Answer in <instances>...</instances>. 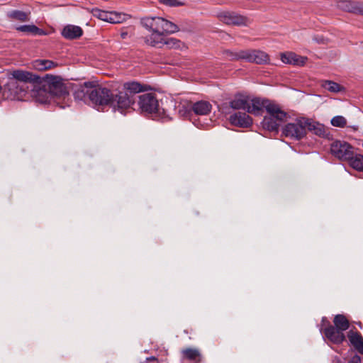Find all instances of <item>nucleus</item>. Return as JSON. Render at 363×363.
<instances>
[{
    "label": "nucleus",
    "instance_id": "nucleus-37",
    "mask_svg": "<svg viewBox=\"0 0 363 363\" xmlns=\"http://www.w3.org/2000/svg\"><path fill=\"white\" fill-rule=\"evenodd\" d=\"M347 363H362V358L357 354L354 355Z\"/></svg>",
    "mask_w": 363,
    "mask_h": 363
},
{
    "label": "nucleus",
    "instance_id": "nucleus-38",
    "mask_svg": "<svg viewBox=\"0 0 363 363\" xmlns=\"http://www.w3.org/2000/svg\"><path fill=\"white\" fill-rule=\"evenodd\" d=\"M313 40L320 44H325L326 40L323 37H315Z\"/></svg>",
    "mask_w": 363,
    "mask_h": 363
},
{
    "label": "nucleus",
    "instance_id": "nucleus-6",
    "mask_svg": "<svg viewBox=\"0 0 363 363\" xmlns=\"http://www.w3.org/2000/svg\"><path fill=\"white\" fill-rule=\"evenodd\" d=\"M41 79L43 83V86L47 87L52 97L56 96L65 99L69 96L67 87L60 77L45 74Z\"/></svg>",
    "mask_w": 363,
    "mask_h": 363
},
{
    "label": "nucleus",
    "instance_id": "nucleus-28",
    "mask_svg": "<svg viewBox=\"0 0 363 363\" xmlns=\"http://www.w3.org/2000/svg\"><path fill=\"white\" fill-rule=\"evenodd\" d=\"M350 166L354 169L363 172V155L361 154H355L352 152L351 158L347 160Z\"/></svg>",
    "mask_w": 363,
    "mask_h": 363
},
{
    "label": "nucleus",
    "instance_id": "nucleus-29",
    "mask_svg": "<svg viewBox=\"0 0 363 363\" xmlns=\"http://www.w3.org/2000/svg\"><path fill=\"white\" fill-rule=\"evenodd\" d=\"M8 18L17 20L21 22H26L30 20V13L24 12L20 10H11L6 13Z\"/></svg>",
    "mask_w": 363,
    "mask_h": 363
},
{
    "label": "nucleus",
    "instance_id": "nucleus-31",
    "mask_svg": "<svg viewBox=\"0 0 363 363\" xmlns=\"http://www.w3.org/2000/svg\"><path fill=\"white\" fill-rule=\"evenodd\" d=\"M333 323L335 328L343 331L349 328L350 323L347 318L344 315L338 314L334 318Z\"/></svg>",
    "mask_w": 363,
    "mask_h": 363
},
{
    "label": "nucleus",
    "instance_id": "nucleus-2",
    "mask_svg": "<svg viewBox=\"0 0 363 363\" xmlns=\"http://www.w3.org/2000/svg\"><path fill=\"white\" fill-rule=\"evenodd\" d=\"M225 54L230 60H245L257 65L268 64L270 61L269 55L260 50H227Z\"/></svg>",
    "mask_w": 363,
    "mask_h": 363
},
{
    "label": "nucleus",
    "instance_id": "nucleus-26",
    "mask_svg": "<svg viewBox=\"0 0 363 363\" xmlns=\"http://www.w3.org/2000/svg\"><path fill=\"white\" fill-rule=\"evenodd\" d=\"M33 67L38 71L50 69L57 66V63L49 60H36L32 63Z\"/></svg>",
    "mask_w": 363,
    "mask_h": 363
},
{
    "label": "nucleus",
    "instance_id": "nucleus-34",
    "mask_svg": "<svg viewBox=\"0 0 363 363\" xmlns=\"http://www.w3.org/2000/svg\"><path fill=\"white\" fill-rule=\"evenodd\" d=\"M180 45L181 41L174 38H163L162 47L166 45L169 49L179 48Z\"/></svg>",
    "mask_w": 363,
    "mask_h": 363
},
{
    "label": "nucleus",
    "instance_id": "nucleus-17",
    "mask_svg": "<svg viewBox=\"0 0 363 363\" xmlns=\"http://www.w3.org/2000/svg\"><path fill=\"white\" fill-rule=\"evenodd\" d=\"M11 75L13 78L11 81H17L18 82L25 84L30 82V84H33L35 80H38L39 77L36 74H32L31 72L21 69L13 71Z\"/></svg>",
    "mask_w": 363,
    "mask_h": 363
},
{
    "label": "nucleus",
    "instance_id": "nucleus-39",
    "mask_svg": "<svg viewBox=\"0 0 363 363\" xmlns=\"http://www.w3.org/2000/svg\"><path fill=\"white\" fill-rule=\"evenodd\" d=\"M126 35H127V33H121V38H123V39L125 38Z\"/></svg>",
    "mask_w": 363,
    "mask_h": 363
},
{
    "label": "nucleus",
    "instance_id": "nucleus-32",
    "mask_svg": "<svg viewBox=\"0 0 363 363\" xmlns=\"http://www.w3.org/2000/svg\"><path fill=\"white\" fill-rule=\"evenodd\" d=\"M177 109L179 115L183 118H188L191 115L193 112L191 108V102L184 101V103H180L177 106Z\"/></svg>",
    "mask_w": 363,
    "mask_h": 363
},
{
    "label": "nucleus",
    "instance_id": "nucleus-20",
    "mask_svg": "<svg viewBox=\"0 0 363 363\" xmlns=\"http://www.w3.org/2000/svg\"><path fill=\"white\" fill-rule=\"evenodd\" d=\"M61 35L67 40L78 39L83 35V30L80 26L68 24L62 28Z\"/></svg>",
    "mask_w": 363,
    "mask_h": 363
},
{
    "label": "nucleus",
    "instance_id": "nucleus-23",
    "mask_svg": "<svg viewBox=\"0 0 363 363\" xmlns=\"http://www.w3.org/2000/svg\"><path fill=\"white\" fill-rule=\"evenodd\" d=\"M16 29L18 31L25 33L26 34L32 35L41 36V35H47L46 31H45L44 30H43L41 28H39L34 24L19 26H17L16 28Z\"/></svg>",
    "mask_w": 363,
    "mask_h": 363
},
{
    "label": "nucleus",
    "instance_id": "nucleus-14",
    "mask_svg": "<svg viewBox=\"0 0 363 363\" xmlns=\"http://www.w3.org/2000/svg\"><path fill=\"white\" fill-rule=\"evenodd\" d=\"M305 128L313 132L316 135L325 138L328 135L327 129L323 124L313 121L311 118H305Z\"/></svg>",
    "mask_w": 363,
    "mask_h": 363
},
{
    "label": "nucleus",
    "instance_id": "nucleus-19",
    "mask_svg": "<svg viewBox=\"0 0 363 363\" xmlns=\"http://www.w3.org/2000/svg\"><path fill=\"white\" fill-rule=\"evenodd\" d=\"M324 334L330 341L335 344L342 343L345 338L343 332L333 325L325 328Z\"/></svg>",
    "mask_w": 363,
    "mask_h": 363
},
{
    "label": "nucleus",
    "instance_id": "nucleus-27",
    "mask_svg": "<svg viewBox=\"0 0 363 363\" xmlns=\"http://www.w3.org/2000/svg\"><path fill=\"white\" fill-rule=\"evenodd\" d=\"M182 354L184 357L194 363H199L202 361V355L198 349L187 348L182 351Z\"/></svg>",
    "mask_w": 363,
    "mask_h": 363
},
{
    "label": "nucleus",
    "instance_id": "nucleus-16",
    "mask_svg": "<svg viewBox=\"0 0 363 363\" xmlns=\"http://www.w3.org/2000/svg\"><path fill=\"white\" fill-rule=\"evenodd\" d=\"M267 104H272V103L260 98H254L250 101L249 100L247 112L257 116L260 115L263 108H266Z\"/></svg>",
    "mask_w": 363,
    "mask_h": 363
},
{
    "label": "nucleus",
    "instance_id": "nucleus-5",
    "mask_svg": "<svg viewBox=\"0 0 363 363\" xmlns=\"http://www.w3.org/2000/svg\"><path fill=\"white\" fill-rule=\"evenodd\" d=\"M138 106L142 112L154 114L155 117L160 119H168L164 109L159 107L158 100L152 93H146L139 96Z\"/></svg>",
    "mask_w": 363,
    "mask_h": 363
},
{
    "label": "nucleus",
    "instance_id": "nucleus-9",
    "mask_svg": "<svg viewBox=\"0 0 363 363\" xmlns=\"http://www.w3.org/2000/svg\"><path fill=\"white\" fill-rule=\"evenodd\" d=\"M43 85V80L38 77V80L30 84V96L41 104H46L50 101L52 96L47 87Z\"/></svg>",
    "mask_w": 363,
    "mask_h": 363
},
{
    "label": "nucleus",
    "instance_id": "nucleus-13",
    "mask_svg": "<svg viewBox=\"0 0 363 363\" xmlns=\"http://www.w3.org/2000/svg\"><path fill=\"white\" fill-rule=\"evenodd\" d=\"M280 58L284 64H289L296 66H303L305 65L308 58L306 57L300 56L293 52H282Z\"/></svg>",
    "mask_w": 363,
    "mask_h": 363
},
{
    "label": "nucleus",
    "instance_id": "nucleus-36",
    "mask_svg": "<svg viewBox=\"0 0 363 363\" xmlns=\"http://www.w3.org/2000/svg\"><path fill=\"white\" fill-rule=\"evenodd\" d=\"M160 2L170 7H177L184 5V3L179 0H160Z\"/></svg>",
    "mask_w": 363,
    "mask_h": 363
},
{
    "label": "nucleus",
    "instance_id": "nucleus-12",
    "mask_svg": "<svg viewBox=\"0 0 363 363\" xmlns=\"http://www.w3.org/2000/svg\"><path fill=\"white\" fill-rule=\"evenodd\" d=\"M92 14L94 17L111 23H118L121 21L119 14L116 12L106 11L99 9H94Z\"/></svg>",
    "mask_w": 363,
    "mask_h": 363
},
{
    "label": "nucleus",
    "instance_id": "nucleus-15",
    "mask_svg": "<svg viewBox=\"0 0 363 363\" xmlns=\"http://www.w3.org/2000/svg\"><path fill=\"white\" fill-rule=\"evenodd\" d=\"M337 6L347 12L363 15V2L341 0L337 2Z\"/></svg>",
    "mask_w": 363,
    "mask_h": 363
},
{
    "label": "nucleus",
    "instance_id": "nucleus-30",
    "mask_svg": "<svg viewBox=\"0 0 363 363\" xmlns=\"http://www.w3.org/2000/svg\"><path fill=\"white\" fill-rule=\"evenodd\" d=\"M321 86L332 93H339L345 90L342 86L331 80L322 81Z\"/></svg>",
    "mask_w": 363,
    "mask_h": 363
},
{
    "label": "nucleus",
    "instance_id": "nucleus-7",
    "mask_svg": "<svg viewBox=\"0 0 363 363\" xmlns=\"http://www.w3.org/2000/svg\"><path fill=\"white\" fill-rule=\"evenodd\" d=\"M305 123V117L298 118L294 121L285 125L282 129V133L287 138L300 140L307 133Z\"/></svg>",
    "mask_w": 363,
    "mask_h": 363
},
{
    "label": "nucleus",
    "instance_id": "nucleus-4",
    "mask_svg": "<svg viewBox=\"0 0 363 363\" xmlns=\"http://www.w3.org/2000/svg\"><path fill=\"white\" fill-rule=\"evenodd\" d=\"M141 24L148 31L174 33L179 30L176 24L158 16L143 18Z\"/></svg>",
    "mask_w": 363,
    "mask_h": 363
},
{
    "label": "nucleus",
    "instance_id": "nucleus-24",
    "mask_svg": "<svg viewBox=\"0 0 363 363\" xmlns=\"http://www.w3.org/2000/svg\"><path fill=\"white\" fill-rule=\"evenodd\" d=\"M249 99L247 96L238 95L230 101V106L235 110H246L247 111Z\"/></svg>",
    "mask_w": 363,
    "mask_h": 363
},
{
    "label": "nucleus",
    "instance_id": "nucleus-8",
    "mask_svg": "<svg viewBox=\"0 0 363 363\" xmlns=\"http://www.w3.org/2000/svg\"><path fill=\"white\" fill-rule=\"evenodd\" d=\"M353 152L354 147L346 141L337 140L330 144V153L342 161L351 158Z\"/></svg>",
    "mask_w": 363,
    "mask_h": 363
},
{
    "label": "nucleus",
    "instance_id": "nucleus-1",
    "mask_svg": "<svg viewBox=\"0 0 363 363\" xmlns=\"http://www.w3.org/2000/svg\"><path fill=\"white\" fill-rule=\"evenodd\" d=\"M74 97L77 101H89L94 106H109L113 111H117L121 113H123L135 102L134 99L126 92L118 91L114 94L96 82H85L78 86L74 90Z\"/></svg>",
    "mask_w": 363,
    "mask_h": 363
},
{
    "label": "nucleus",
    "instance_id": "nucleus-11",
    "mask_svg": "<svg viewBox=\"0 0 363 363\" xmlns=\"http://www.w3.org/2000/svg\"><path fill=\"white\" fill-rule=\"evenodd\" d=\"M218 19L228 25L245 26L247 18L234 12L223 11L217 13Z\"/></svg>",
    "mask_w": 363,
    "mask_h": 363
},
{
    "label": "nucleus",
    "instance_id": "nucleus-21",
    "mask_svg": "<svg viewBox=\"0 0 363 363\" xmlns=\"http://www.w3.org/2000/svg\"><path fill=\"white\" fill-rule=\"evenodd\" d=\"M150 33L144 36L143 40L145 44L151 47L161 48L165 33L149 31Z\"/></svg>",
    "mask_w": 363,
    "mask_h": 363
},
{
    "label": "nucleus",
    "instance_id": "nucleus-35",
    "mask_svg": "<svg viewBox=\"0 0 363 363\" xmlns=\"http://www.w3.org/2000/svg\"><path fill=\"white\" fill-rule=\"evenodd\" d=\"M330 123L335 127L343 128L347 125V120L342 116H336L331 119Z\"/></svg>",
    "mask_w": 363,
    "mask_h": 363
},
{
    "label": "nucleus",
    "instance_id": "nucleus-18",
    "mask_svg": "<svg viewBox=\"0 0 363 363\" xmlns=\"http://www.w3.org/2000/svg\"><path fill=\"white\" fill-rule=\"evenodd\" d=\"M229 120L231 124L238 127L247 128L252 124V118L246 113H235L230 116Z\"/></svg>",
    "mask_w": 363,
    "mask_h": 363
},
{
    "label": "nucleus",
    "instance_id": "nucleus-25",
    "mask_svg": "<svg viewBox=\"0 0 363 363\" xmlns=\"http://www.w3.org/2000/svg\"><path fill=\"white\" fill-rule=\"evenodd\" d=\"M347 337L350 343L355 347V349L363 354V338L361 335L357 332L350 330L347 334Z\"/></svg>",
    "mask_w": 363,
    "mask_h": 363
},
{
    "label": "nucleus",
    "instance_id": "nucleus-3",
    "mask_svg": "<svg viewBox=\"0 0 363 363\" xmlns=\"http://www.w3.org/2000/svg\"><path fill=\"white\" fill-rule=\"evenodd\" d=\"M266 111L268 115L262 122L263 128L269 131H278L279 126L286 121L287 113L273 103L267 105Z\"/></svg>",
    "mask_w": 363,
    "mask_h": 363
},
{
    "label": "nucleus",
    "instance_id": "nucleus-33",
    "mask_svg": "<svg viewBox=\"0 0 363 363\" xmlns=\"http://www.w3.org/2000/svg\"><path fill=\"white\" fill-rule=\"evenodd\" d=\"M123 89L128 91L130 94H138L144 91L143 85L140 83L131 81L123 84Z\"/></svg>",
    "mask_w": 363,
    "mask_h": 363
},
{
    "label": "nucleus",
    "instance_id": "nucleus-40",
    "mask_svg": "<svg viewBox=\"0 0 363 363\" xmlns=\"http://www.w3.org/2000/svg\"><path fill=\"white\" fill-rule=\"evenodd\" d=\"M351 128H352L354 130H357V129H358V126H357V125L351 126Z\"/></svg>",
    "mask_w": 363,
    "mask_h": 363
},
{
    "label": "nucleus",
    "instance_id": "nucleus-22",
    "mask_svg": "<svg viewBox=\"0 0 363 363\" xmlns=\"http://www.w3.org/2000/svg\"><path fill=\"white\" fill-rule=\"evenodd\" d=\"M191 108L196 115L206 116L211 113L212 105L207 101L201 100L191 103Z\"/></svg>",
    "mask_w": 363,
    "mask_h": 363
},
{
    "label": "nucleus",
    "instance_id": "nucleus-10",
    "mask_svg": "<svg viewBox=\"0 0 363 363\" xmlns=\"http://www.w3.org/2000/svg\"><path fill=\"white\" fill-rule=\"evenodd\" d=\"M6 89L10 92L8 98L14 100H21L26 93L30 91V84L18 82L17 81L10 80L6 86Z\"/></svg>",
    "mask_w": 363,
    "mask_h": 363
}]
</instances>
